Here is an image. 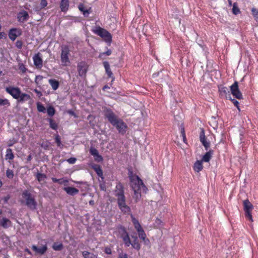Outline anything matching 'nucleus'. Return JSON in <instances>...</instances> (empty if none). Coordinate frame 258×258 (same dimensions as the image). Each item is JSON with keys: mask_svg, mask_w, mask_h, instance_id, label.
Wrapping results in <instances>:
<instances>
[{"mask_svg": "<svg viewBox=\"0 0 258 258\" xmlns=\"http://www.w3.org/2000/svg\"><path fill=\"white\" fill-rule=\"evenodd\" d=\"M48 121L51 128L54 130H56L58 128V124L52 118H49Z\"/></svg>", "mask_w": 258, "mask_h": 258, "instance_id": "nucleus-32", "label": "nucleus"}, {"mask_svg": "<svg viewBox=\"0 0 258 258\" xmlns=\"http://www.w3.org/2000/svg\"><path fill=\"white\" fill-rule=\"evenodd\" d=\"M51 180L54 183H58L59 184H66L68 183L69 181L67 179H63V178L57 179L55 177H52Z\"/></svg>", "mask_w": 258, "mask_h": 258, "instance_id": "nucleus-30", "label": "nucleus"}, {"mask_svg": "<svg viewBox=\"0 0 258 258\" xmlns=\"http://www.w3.org/2000/svg\"><path fill=\"white\" fill-rule=\"evenodd\" d=\"M117 258H128L127 254L125 253H119Z\"/></svg>", "mask_w": 258, "mask_h": 258, "instance_id": "nucleus-52", "label": "nucleus"}, {"mask_svg": "<svg viewBox=\"0 0 258 258\" xmlns=\"http://www.w3.org/2000/svg\"><path fill=\"white\" fill-rule=\"evenodd\" d=\"M116 232L117 236L121 238L126 247H128L131 245V240L125 227L122 225H119L116 228Z\"/></svg>", "mask_w": 258, "mask_h": 258, "instance_id": "nucleus-5", "label": "nucleus"}, {"mask_svg": "<svg viewBox=\"0 0 258 258\" xmlns=\"http://www.w3.org/2000/svg\"><path fill=\"white\" fill-rule=\"evenodd\" d=\"M54 139L57 147H61L62 146V145L61 144V139L60 136L58 134L55 135Z\"/></svg>", "mask_w": 258, "mask_h": 258, "instance_id": "nucleus-39", "label": "nucleus"}, {"mask_svg": "<svg viewBox=\"0 0 258 258\" xmlns=\"http://www.w3.org/2000/svg\"><path fill=\"white\" fill-rule=\"evenodd\" d=\"M11 103L8 99H2L0 98V106H6L7 107L10 106Z\"/></svg>", "mask_w": 258, "mask_h": 258, "instance_id": "nucleus-37", "label": "nucleus"}, {"mask_svg": "<svg viewBox=\"0 0 258 258\" xmlns=\"http://www.w3.org/2000/svg\"><path fill=\"white\" fill-rule=\"evenodd\" d=\"M17 18L19 22L24 23L29 19V16L27 12L23 11L18 13Z\"/></svg>", "mask_w": 258, "mask_h": 258, "instance_id": "nucleus-16", "label": "nucleus"}, {"mask_svg": "<svg viewBox=\"0 0 258 258\" xmlns=\"http://www.w3.org/2000/svg\"><path fill=\"white\" fill-rule=\"evenodd\" d=\"M11 221L8 218H3L0 220V225L5 229L11 226Z\"/></svg>", "mask_w": 258, "mask_h": 258, "instance_id": "nucleus-24", "label": "nucleus"}, {"mask_svg": "<svg viewBox=\"0 0 258 258\" xmlns=\"http://www.w3.org/2000/svg\"><path fill=\"white\" fill-rule=\"evenodd\" d=\"M47 112L49 116H52L55 113V110L53 106H50L47 109Z\"/></svg>", "mask_w": 258, "mask_h": 258, "instance_id": "nucleus-38", "label": "nucleus"}, {"mask_svg": "<svg viewBox=\"0 0 258 258\" xmlns=\"http://www.w3.org/2000/svg\"><path fill=\"white\" fill-rule=\"evenodd\" d=\"M131 217L132 218V221L133 223V225L137 232H138L143 230V229L140 224L138 220L132 214H131Z\"/></svg>", "mask_w": 258, "mask_h": 258, "instance_id": "nucleus-20", "label": "nucleus"}, {"mask_svg": "<svg viewBox=\"0 0 258 258\" xmlns=\"http://www.w3.org/2000/svg\"><path fill=\"white\" fill-rule=\"evenodd\" d=\"M243 209L245 212V218L250 221L253 222L252 216L251 215V211L253 209V205L248 200H245L243 202Z\"/></svg>", "mask_w": 258, "mask_h": 258, "instance_id": "nucleus-8", "label": "nucleus"}, {"mask_svg": "<svg viewBox=\"0 0 258 258\" xmlns=\"http://www.w3.org/2000/svg\"><path fill=\"white\" fill-rule=\"evenodd\" d=\"M103 64L105 69V72L107 75V77L108 78H111L112 81H113L114 80V77L110 68V65L109 64V62L108 61H104L103 62Z\"/></svg>", "mask_w": 258, "mask_h": 258, "instance_id": "nucleus-17", "label": "nucleus"}, {"mask_svg": "<svg viewBox=\"0 0 258 258\" xmlns=\"http://www.w3.org/2000/svg\"><path fill=\"white\" fill-rule=\"evenodd\" d=\"M181 135H182V137H184L185 138V131H184V127L181 128Z\"/></svg>", "mask_w": 258, "mask_h": 258, "instance_id": "nucleus-59", "label": "nucleus"}, {"mask_svg": "<svg viewBox=\"0 0 258 258\" xmlns=\"http://www.w3.org/2000/svg\"><path fill=\"white\" fill-rule=\"evenodd\" d=\"M131 186L134 191V198L137 203L141 198V189L142 187L144 190H147V187L144 184L143 180L138 175L130 176Z\"/></svg>", "mask_w": 258, "mask_h": 258, "instance_id": "nucleus-3", "label": "nucleus"}, {"mask_svg": "<svg viewBox=\"0 0 258 258\" xmlns=\"http://www.w3.org/2000/svg\"><path fill=\"white\" fill-rule=\"evenodd\" d=\"M82 255L84 258H97V255L87 251H83Z\"/></svg>", "mask_w": 258, "mask_h": 258, "instance_id": "nucleus-31", "label": "nucleus"}, {"mask_svg": "<svg viewBox=\"0 0 258 258\" xmlns=\"http://www.w3.org/2000/svg\"><path fill=\"white\" fill-rule=\"evenodd\" d=\"M112 53V51L110 49H107L106 52H101L99 54L98 57L100 59H104L105 55H110Z\"/></svg>", "mask_w": 258, "mask_h": 258, "instance_id": "nucleus-36", "label": "nucleus"}, {"mask_svg": "<svg viewBox=\"0 0 258 258\" xmlns=\"http://www.w3.org/2000/svg\"><path fill=\"white\" fill-rule=\"evenodd\" d=\"M104 251L105 253L107 254H111L112 253V250L111 248L109 247H105Z\"/></svg>", "mask_w": 258, "mask_h": 258, "instance_id": "nucleus-51", "label": "nucleus"}, {"mask_svg": "<svg viewBox=\"0 0 258 258\" xmlns=\"http://www.w3.org/2000/svg\"><path fill=\"white\" fill-rule=\"evenodd\" d=\"M116 188L114 195L116 198L119 209L124 214H131V209L126 204V199L122 185L121 183L118 184L116 186Z\"/></svg>", "mask_w": 258, "mask_h": 258, "instance_id": "nucleus-2", "label": "nucleus"}, {"mask_svg": "<svg viewBox=\"0 0 258 258\" xmlns=\"http://www.w3.org/2000/svg\"><path fill=\"white\" fill-rule=\"evenodd\" d=\"M31 99V97L29 95L26 94L25 93H22V91H20V94L19 95V97H18V99H17L19 102H22L25 101H27Z\"/></svg>", "mask_w": 258, "mask_h": 258, "instance_id": "nucleus-27", "label": "nucleus"}, {"mask_svg": "<svg viewBox=\"0 0 258 258\" xmlns=\"http://www.w3.org/2000/svg\"><path fill=\"white\" fill-rule=\"evenodd\" d=\"M22 34V30L20 28H13L11 29L8 33L9 38L13 41L21 36Z\"/></svg>", "mask_w": 258, "mask_h": 258, "instance_id": "nucleus-14", "label": "nucleus"}, {"mask_svg": "<svg viewBox=\"0 0 258 258\" xmlns=\"http://www.w3.org/2000/svg\"><path fill=\"white\" fill-rule=\"evenodd\" d=\"M109 88H110V87L108 85H106L103 86V87L102 88V90L103 91H105L106 89H109Z\"/></svg>", "mask_w": 258, "mask_h": 258, "instance_id": "nucleus-62", "label": "nucleus"}, {"mask_svg": "<svg viewBox=\"0 0 258 258\" xmlns=\"http://www.w3.org/2000/svg\"><path fill=\"white\" fill-rule=\"evenodd\" d=\"M23 46V42L21 40H17L16 42V46L18 49H21Z\"/></svg>", "mask_w": 258, "mask_h": 258, "instance_id": "nucleus-49", "label": "nucleus"}, {"mask_svg": "<svg viewBox=\"0 0 258 258\" xmlns=\"http://www.w3.org/2000/svg\"><path fill=\"white\" fill-rule=\"evenodd\" d=\"M63 189L70 196H74L78 194L79 192V190L73 187H64Z\"/></svg>", "mask_w": 258, "mask_h": 258, "instance_id": "nucleus-19", "label": "nucleus"}, {"mask_svg": "<svg viewBox=\"0 0 258 258\" xmlns=\"http://www.w3.org/2000/svg\"><path fill=\"white\" fill-rule=\"evenodd\" d=\"M218 92L221 98H225L226 99H231V94L227 87L223 85H219Z\"/></svg>", "mask_w": 258, "mask_h": 258, "instance_id": "nucleus-10", "label": "nucleus"}, {"mask_svg": "<svg viewBox=\"0 0 258 258\" xmlns=\"http://www.w3.org/2000/svg\"><path fill=\"white\" fill-rule=\"evenodd\" d=\"M78 8H79V10H80V11H81L82 12H83V11H84V10H85L84 9V5H83V4H80V5H79V6H78Z\"/></svg>", "mask_w": 258, "mask_h": 258, "instance_id": "nucleus-56", "label": "nucleus"}, {"mask_svg": "<svg viewBox=\"0 0 258 258\" xmlns=\"http://www.w3.org/2000/svg\"><path fill=\"white\" fill-rule=\"evenodd\" d=\"M88 66L85 61H81L78 63L77 69L80 77L85 76L88 71Z\"/></svg>", "mask_w": 258, "mask_h": 258, "instance_id": "nucleus-13", "label": "nucleus"}, {"mask_svg": "<svg viewBox=\"0 0 258 258\" xmlns=\"http://www.w3.org/2000/svg\"><path fill=\"white\" fill-rule=\"evenodd\" d=\"M10 196L8 195L7 196L5 197L4 198L3 200L5 203H7L8 202L9 200L10 199Z\"/></svg>", "mask_w": 258, "mask_h": 258, "instance_id": "nucleus-58", "label": "nucleus"}, {"mask_svg": "<svg viewBox=\"0 0 258 258\" xmlns=\"http://www.w3.org/2000/svg\"><path fill=\"white\" fill-rule=\"evenodd\" d=\"M32 249L37 253L40 254H44L46 251L47 250V245L45 244L43 245L41 247H38L37 246L35 245H33L32 246Z\"/></svg>", "mask_w": 258, "mask_h": 258, "instance_id": "nucleus-18", "label": "nucleus"}, {"mask_svg": "<svg viewBox=\"0 0 258 258\" xmlns=\"http://www.w3.org/2000/svg\"><path fill=\"white\" fill-rule=\"evenodd\" d=\"M22 196L25 200V205L29 209L31 210H35L37 209V202L28 190H25L23 191Z\"/></svg>", "mask_w": 258, "mask_h": 258, "instance_id": "nucleus-4", "label": "nucleus"}, {"mask_svg": "<svg viewBox=\"0 0 258 258\" xmlns=\"http://www.w3.org/2000/svg\"><path fill=\"white\" fill-rule=\"evenodd\" d=\"M203 168L202 161L197 160L193 166V169L196 172H199Z\"/></svg>", "mask_w": 258, "mask_h": 258, "instance_id": "nucleus-26", "label": "nucleus"}, {"mask_svg": "<svg viewBox=\"0 0 258 258\" xmlns=\"http://www.w3.org/2000/svg\"><path fill=\"white\" fill-rule=\"evenodd\" d=\"M229 100L233 103V104L234 105V106L240 111V107L239 105V102L235 99H232L231 97V99H229Z\"/></svg>", "mask_w": 258, "mask_h": 258, "instance_id": "nucleus-44", "label": "nucleus"}, {"mask_svg": "<svg viewBox=\"0 0 258 258\" xmlns=\"http://www.w3.org/2000/svg\"><path fill=\"white\" fill-rule=\"evenodd\" d=\"M24 251L27 252L28 254H30V255H32V252H31V251L27 248H25L24 249Z\"/></svg>", "mask_w": 258, "mask_h": 258, "instance_id": "nucleus-61", "label": "nucleus"}, {"mask_svg": "<svg viewBox=\"0 0 258 258\" xmlns=\"http://www.w3.org/2000/svg\"><path fill=\"white\" fill-rule=\"evenodd\" d=\"M32 159V156L31 154H30L27 158V161L28 162H30Z\"/></svg>", "mask_w": 258, "mask_h": 258, "instance_id": "nucleus-60", "label": "nucleus"}, {"mask_svg": "<svg viewBox=\"0 0 258 258\" xmlns=\"http://www.w3.org/2000/svg\"><path fill=\"white\" fill-rule=\"evenodd\" d=\"M34 92L37 94V96L39 97H40L42 96V93L40 91H39L38 90L35 89H34Z\"/></svg>", "mask_w": 258, "mask_h": 258, "instance_id": "nucleus-55", "label": "nucleus"}, {"mask_svg": "<svg viewBox=\"0 0 258 258\" xmlns=\"http://www.w3.org/2000/svg\"><path fill=\"white\" fill-rule=\"evenodd\" d=\"M6 91L11 95L14 99H18L20 94L21 89L17 87L9 86L5 89Z\"/></svg>", "mask_w": 258, "mask_h": 258, "instance_id": "nucleus-11", "label": "nucleus"}, {"mask_svg": "<svg viewBox=\"0 0 258 258\" xmlns=\"http://www.w3.org/2000/svg\"><path fill=\"white\" fill-rule=\"evenodd\" d=\"M37 108L39 112H45V108L40 102L37 103Z\"/></svg>", "mask_w": 258, "mask_h": 258, "instance_id": "nucleus-40", "label": "nucleus"}, {"mask_svg": "<svg viewBox=\"0 0 258 258\" xmlns=\"http://www.w3.org/2000/svg\"><path fill=\"white\" fill-rule=\"evenodd\" d=\"M6 176L9 179H12L14 177V172L12 170L8 169L6 171Z\"/></svg>", "mask_w": 258, "mask_h": 258, "instance_id": "nucleus-42", "label": "nucleus"}, {"mask_svg": "<svg viewBox=\"0 0 258 258\" xmlns=\"http://www.w3.org/2000/svg\"><path fill=\"white\" fill-rule=\"evenodd\" d=\"M94 160L97 162H101L103 160V158L102 156L99 154H98L97 155H95L94 156Z\"/></svg>", "mask_w": 258, "mask_h": 258, "instance_id": "nucleus-46", "label": "nucleus"}, {"mask_svg": "<svg viewBox=\"0 0 258 258\" xmlns=\"http://www.w3.org/2000/svg\"><path fill=\"white\" fill-rule=\"evenodd\" d=\"M205 155L203 156L202 160V162H208L211 159L212 155L214 153V151L212 150H208Z\"/></svg>", "mask_w": 258, "mask_h": 258, "instance_id": "nucleus-23", "label": "nucleus"}, {"mask_svg": "<svg viewBox=\"0 0 258 258\" xmlns=\"http://www.w3.org/2000/svg\"><path fill=\"white\" fill-rule=\"evenodd\" d=\"M76 158L75 157H71L67 160V162H69L70 164H73L75 163L76 162Z\"/></svg>", "mask_w": 258, "mask_h": 258, "instance_id": "nucleus-50", "label": "nucleus"}, {"mask_svg": "<svg viewBox=\"0 0 258 258\" xmlns=\"http://www.w3.org/2000/svg\"><path fill=\"white\" fill-rule=\"evenodd\" d=\"M232 13L234 15H238L240 13V11L239 8L237 6V4L236 3H234L233 5V8L232 10Z\"/></svg>", "mask_w": 258, "mask_h": 258, "instance_id": "nucleus-35", "label": "nucleus"}, {"mask_svg": "<svg viewBox=\"0 0 258 258\" xmlns=\"http://www.w3.org/2000/svg\"><path fill=\"white\" fill-rule=\"evenodd\" d=\"M15 158L14 154L12 150L8 148L6 150L5 160H8L10 163H11V160H13Z\"/></svg>", "mask_w": 258, "mask_h": 258, "instance_id": "nucleus-21", "label": "nucleus"}, {"mask_svg": "<svg viewBox=\"0 0 258 258\" xmlns=\"http://www.w3.org/2000/svg\"><path fill=\"white\" fill-rule=\"evenodd\" d=\"M90 153L93 156L97 155V154H99L98 150L93 147L90 148Z\"/></svg>", "mask_w": 258, "mask_h": 258, "instance_id": "nucleus-47", "label": "nucleus"}, {"mask_svg": "<svg viewBox=\"0 0 258 258\" xmlns=\"http://www.w3.org/2000/svg\"><path fill=\"white\" fill-rule=\"evenodd\" d=\"M43 79V77L40 75H38L35 77V82L36 84H38L39 82L38 81V80L39 79L40 80H42Z\"/></svg>", "mask_w": 258, "mask_h": 258, "instance_id": "nucleus-53", "label": "nucleus"}, {"mask_svg": "<svg viewBox=\"0 0 258 258\" xmlns=\"http://www.w3.org/2000/svg\"><path fill=\"white\" fill-rule=\"evenodd\" d=\"M34 64L37 69H41L43 66V60L41 57L40 54H35L33 57Z\"/></svg>", "mask_w": 258, "mask_h": 258, "instance_id": "nucleus-15", "label": "nucleus"}, {"mask_svg": "<svg viewBox=\"0 0 258 258\" xmlns=\"http://www.w3.org/2000/svg\"><path fill=\"white\" fill-rule=\"evenodd\" d=\"M138 234L139 237L143 240L146 238V234L143 229L138 232Z\"/></svg>", "mask_w": 258, "mask_h": 258, "instance_id": "nucleus-45", "label": "nucleus"}, {"mask_svg": "<svg viewBox=\"0 0 258 258\" xmlns=\"http://www.w3.org/2000/svg\"><path fill=\"white\" fill-rule=\"evenodd\" d=\"M70 50L68 45H63L61 48L60 60L63 67H68L70 65L71 61L69 58Z\"/></svg>", "mask_w": 258, "mask_h": 258, "instance_id": "nucleus-6", "label": "nucleus"}, {"mask_svg": "<svg viewBox=\"0 0 258 258\" xmlns=\"http://www.w3.org/2000/svg\"><path fill=\"white\" fill-rule=\"evenodd\" d=\"M52 248L56 251H60L63 248V245L61 243H56L54 242L52 246Z\"/></svg>", "mask_w": 258, "mask_h": 258, "instance_id": "nucleus-34", "label": "nucleus"}, {"mask_svg": "<svg viewBox=\"0 0 258 258\" xmlns=\"http://www.w3.org/2000/svg\"><path fill=\"white\" fill-rule=\"evenodd\" d=\"M36 179H37V180L39 182H41V181L45 180L47 178V176H46V174H45L44 173H41L38 172L36 174Z\"/></svg>", "mask_w": 258, "mask_h": 258, "instance_id": "nucleus-33", "label": "nucleus"}, {"mask_svg": "<svg viewBox=\"0 0 258 258\" xmlns=\"http://www.w3.org/2000/svg\"><path fill=\"white\" fill-rule=\"evenodd\" d=\"M67 112L68 114H69L70 115H71L72 116H74V117H77V115H76L75 112L72 110H69L67 111Z\"/></svg>", "mask_w": 258, "mask_h": 258, "instance_id": "nucleus-54", "label": "nucleus"}, {"mask_svg": "<svg viewBox=\"0 0 258 258\" xmlns=\"http://www.w3.org/2000/svg\"><path fill=\"white\" fill-rule=\"evenodd\" d=\"M89 13H90V12H89V10H85L83 12L84 16L85 17H87L88 16V15L89 14Z\"/></svg>", "mask_w": 258, "mask_h": 258, "instance_id": "nucleus-57", "label": "nucleus"}, {"mask_svg": "<svg viewBox=\"0 0 258 258\" xmlns=\"http://www.w3.org/2000/svg\"><path fill=\"white\" fill-rule=\"evenodd\" d=\"M199 139L205 148V149L206 151H208L210 147V142L207 140V139L205 136V130L204 128H201V131L200 133Z\"/></svg>", "mask_w": 258, "mask_h": 258, "instance_id": "nucleus-12", "label": "nucleus"}, {"mask_svg": "<svg viewBox=\"0 0 258 258\" xmlns=\"http://www.w3.org/2000/svg\"><path fill=\"white\" fill-rule=\"evenodd\" d=\"M227 1L228 2V6L229 7H231L232 6H233L231 0H227Z\"/></svg>", "mask_w": 258, "mask_h": 258, "instance_id": "nucleus-63", "label": "nucleus"}, {"mask_svg": "<svg viewBox=\"0 0 258 258\" xmlns=\"http://www.w3.org/2000/svg\"><path fill=\"white\" fill-rule=\"evenodd\" d=\"M19 69L22 74L25 73L28 69L26 68L25 65L23 63H20L19 64Z\"/></svg>", "mask_w": 258, "mask_h": 258, "instance_id": "nucleus-41", "label": "nucleus"}, {"mask_svg": "<svg viewBox=\"0 0 258 258\" xmlns=\"http://www.w3.org/2000/svg\"><path fill=\"white\" fill-rule=\"evenodd\" d=\"M69 7V0H61L60 3V8L63 12H66Z\"/></svg>", "mask_w": 258, "mask_h": 258, "instance_id": "nucleus-25", "label": "nucleus"}, {"mask_svg": "<svg viewBox=\"0 0 258 258\" xmlns=\"http://www.w3.org/2000/svg\"><path fill=\"white\" fill-rule=\"evenodd\" d=\"M47 4L48 3L47 0H41L40 4L41 9H43L46 7Z\"/></svg>", "mask_w": 258, "mask_h": 258, "instance_id": "nucleus-48", "label": "nucleus"}, {"mask_svg": "<svg viewBox=\"0 0 258 258\" xmlns=\"http://www.w3.org/2000/svg\"><path fill=\"white\" fill-rule=\"evenodd\" d=\"M103 113L105 118L107 119L113 126H115L119 133L124 134L127 127L122 119L118 118L112 110L109 108H103Z\"/></svg>", "mask_w": 258, "mask_h": 258, "instance_id": "nucleus-1", "label": "nucleus"}, {"mask_svg": "<svg viewBox=\"0 0 258 258\" xmlns=\"http://www.w3.org/2000/svg\"><path fill=\"white\" fill-rule=\"evenodd\" d=\"M91 168L96 172L97 175L103 178V171L99 165L96 164H93L91 165Z\"/></svg>", "mask_w": 258, "mask_h": 258, "instance_id": "nucleus-22", "label": "nucleus"}, {"mask_svg": "<svg viewBox=\"0 0 258 258\" xmlns=\"http://www.w3.org/2000/svg\"><path fill=\"white\" fill-rule=\"evenodd\" d=\"M48 82L53 90H56L58 88L59 83L57 80L51 79L48 80Z\"/></svg>", "mask_w": 258, "mask_h": 258, "instance_id": "nucleus-28", "label": "nucleus"}, {"mask_svg": "<svg viewBox=\"0 0 258 258\" xmlns=\"http://www.w3.org/2000/svg\"><path fill=\"white\" fill-rule=\"evenodd\" d=\"M100 188L103 190H105V186L103 185H100Z\"/></svg>", "mask_w": 258, "mask_h": 258, "instance_id": "nucleus-64", "label": "nucleus"}, {"mask_svg": "<svg viewBox=\"0 0 258 258\" xmlns=\"http://www.w3.org/2000/svg\"><path fill=\"white\" fill-rule=\"evenodd\" d=\"M230 92L232 95L237 99H242L243 95L239 90L237 81H235L230 87Z\"/></svg>", "mask_w": 258, "mask_h": 258, "instance_id": "nucleus-9", "label": "nucleus"}, {"mask_svg": "<svg viewBox=\"0 0 258 258\" xmlns=\"http://www.w3.org/2000/svg\"><path fill=\"white\" fill-rule=\"evenodd\" d=\"M134 238V240H133V242H131V245L133 246V248L139 250L141 248L140 244L138 240L137 237H133Z\"/></svg>", "mask_w": 258, "mask_h": 258, "instance_id": "nucleus-29", "label": "nucleus"}, {"mask_svg": "<svg viewBox=\"0 0 258 258\" xmlns=\"http://www.w3.org/2000/svg\"><path fill=\"white\" fill-rule=\"evenodd\" d=\"M93 32L101 37L107 43H110L112 41V36L111 34L106 30L100 27H96Z\"/></svg>", "mask_w": 258, "mask_h": 258, "instance_id": "nucleus-7", "label": "nucleus"}, {"mask_svg": "<svg viewBox=\"0 0 258 258\" xmlns=\"http://www.w3.org/2000/svg\"><path fill=\"white\" fill-rule=\"evenodd\" d=\"M251 12L256 21L258 22V10L255 8H252Z\"/></svg>", "mask_w": 258, "mask_h": 258, "instance_id": "nucleus-43", "label": "nucleus"}]
</instances>
